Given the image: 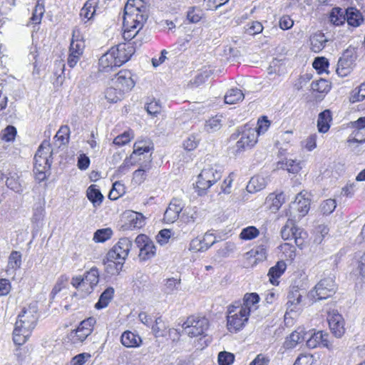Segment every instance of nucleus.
Segmentation results:
<instances>
[{
  "label": "nucleus",
  "mask_w": 365,
  "mask_h": 365,
  "mask_svg": "<svg viewBox=\"0 0 365 365\" xmlns=\"http://www.w3.org/2000/svg\"><path fill=\"white\" fill-rule=\"evenodd\" d=\"M327 321L331 333L336 338H341L345 333V322L343 317L336 310L329 312Z\"/></svg>",
  "instance_id": "12"
},
{
  "label": "nucleus",
  "mask_w": 365,
  "mask_h": 365,
  "mask_svg": "<svg viewBox=\"0 0 365 365\" xmlns=\"http://www.w3.org/2000/svg\"><path fill=\"white\" fill-rule=\"evenodd\" d=\"M267 250L264 245L257 247L255 249L251 250L246 255L250 257H255L256 260L262 261L266 258Z\"/></svg>",
  "instance_id": "58"
},
{
  "label": "nucleus",
  "mask_w": 365,
  "mask_h": 365,
  "mask_svg": "<svg viewBox=\"0 0 365 365\" xmlns=\"http://www.w3.org/2000/svg\"><path fill=\"white\" fill-rule=\"evenodd\" d=\"M245 98L243 92L239 88H231L228 90L225 95V102L227 104H235Z\"/></svg>",
  "instance_id": "37"
},
{
  "label": "nucleus",
  "mask_w": 365,
  "mask_h": 365,
  "mask_svg": "<svg viewBox=\"0 0 365 365\" xmlns=\"http://www.w3.org/2000/svg\"><path fill=\"white\" fill-rule=\"evenodd\" d=\"M70 128L67 125H62L56 133L54 138L59 142L58 146L66 145L68 143Z\"/></svg>",
  "instance_id": "45"
},
{
  "label": "nucleus",
  "mask_w": 365,
  "mask_h": 365,
  "mask_svg": "<svg viewBox=\"0 0 365 365\" xmlns=\"http://www.w3.org/2000/svg\"><path fill=\"white\" fill-rule=\"evenodd\" d=\"M312 88L314 91L319 93H327L330 90L331 86L327 81L320 79L317 81H313L312 83Z\"/></svg>",
  "instance_id": "59"
},
{
  "label": "nucleus",
  "mask_w": 365,
  "mask_h": 365,
  "mask_svg": "<svg viewBox=\"0 0 365 365\" xmlns=\"http://www.w3.org/2000/svg\"><path fill=\"white\" fill-rule=\"evenodd\" d=\"M205 14L203 11L196 6H191L187 11V19L190 23L197 24L204 16Z\"/></svg>",
  "instance_id": "41"
},
{
  "label": "nucleus",
  "mask_w": 365,
  "mask_h": 365,
  "mask_svg": "<svg viewBox=\"0 0 365 365\" xmlns=\"http://www.w3.org/2000/svg\"><path fill=\"white\" fill-rule=\"evenodd\" d=\"M259 297L256 293L246 294L243 299V304L240 306L242 310H245L250 315L252 312L255 311L258 306Z\"/></svg>",
  "instance_id": "21"
},
{
  "label": "nucleus",
  "mask_w": 365,
  "mask_h": 365,
  "mask_svg": "<svg viewBox=\"0 0 365 365\" xmlns=\"http://www.w3.org/2000/svg\"><path fill=\"white\" fill-rule=\"evenodd\" d=\"M201 173L202 176L207 178L208 182H211L212 185L219 180L222 177L221 169L217 166H208L207 168H204Z\"/></svg>",
  "instance_id": "30"
},
{
  "label": "nucleus",
  "mask_w": 365,
  "mask_h": 365,
  "mask_svg": "<svg viewBox=\"0 0 365 365\" xmlns=\"http://www.w3.org/2000/svg\"><path fill=\"white\" fill-rule=\"evenodd\" d=\"M310 42L312 51L318 53L325 47L327 39L324 34L318 32L311 36Z\"/></svg>",
  "instance_id": "31"
},
{
  "label": "nucleus",
  "mask_w": 365,
  "mask_h": 365,
  "mask_svg": "<svg viewBox=\"0 0 365 365\" xmlns=\"http://www.w3.org/2000/svg\"><path fill=\"white\" fill-rule=\"evenodd\" d=\"M132 241L128 237H123L108 252L111 258L125 262L132 247Z\"/></svg>",
  "instance_id": "10"
},
{
  "label": "nucleus",
  "mask_w": 365,
  "mask_h": 365,
  "mask_svg": "<svg viewBox=\"0 0 365 365\" xmlns=\"http://www.w3.org/2000/svg\"><path fill=\"white\" fill-rule=\"evenodd\" d=\"M74 36L75 31L73 32V38L70 44L67 58V63L71 68H73L76 66L83 55L84 49V42L79 39H74Z\"/></svg>",
  "instance_id": "14"
},
{
  "label": "nucleus",
  "mask_w": 365,
  "mask_h": 365,
  "mask_svg": "<svg viewBox=\"0 0 365 365\" xmlns=\"http://www.w3.org/2000/svg\"><path fill=\"white\" fill-rule=\"evenodd\" d=\"M328 232L329 228L327 226L324 225H319L315 230L316 235L314 239V243L320 244Z\"/></svg>",
  "instance_id": "64"
},
{
  "label": "nucleus",
  "mask_w": 365,
  "mask_h": 365,
  "mask_svg": "<svg viewBox=\"0 0 365 365\" xmlns=\"http://www.w3.org/2000/svg\"><path fill=\"white\" fill-rule=\"evenodd\" d=\"M121 344L128 348L138 347L142 343L140 336L130 331H124L120 337Z\"/></svg>",
  "instance_id": "22"
},
{
  "label": "nucleus",
  "mask_w": 365,
  "mask_h": 365,
  "mask_svg": "<svg viewBox=\"0 0 365 365\" xmlns=\"http://www.w3.org/2000/svg\"><path fill=\"white\" fill-rule=\"evenodd\" d=\"M307 345L310 349L317 346L325 347L330 351L335 349L333 341L329 339V334L322 331L314 332L307 341Z\"/></svg>",
  "instance_id": "13"
},
{
  "label": "nucleus",
  "mask_w": 365,
  "mask_h": 365,
  "mask_svg": "<svg viewBox=\"0 0 365 365\" xmlns=\"http://www.w3.org/2000/svg\"><path fill=\"white\" fill-rule=\"evenodd\" d=\"M185 207L183 201L179 198H173L164 213V220L167 223L175 222Z\"/></svg>",
  "instance_id": "16"
},
{
  "label": "nucleus",
  "mask_w": 365,
  "mask_h": 365,
  "mask_svg": "<svg viewBox=\"0 0 365 365\" xmlns=\"http://www.w3.org/2000/svg\"><path fill=\"white\" fill-rule=\"evenodd\" d=\"M134 137L133 133L131 130L125 131L123 133L118 135L113 140V144L122 146L128 143Z\"/></svg>",
  "instance_id": "52"
},
{
  "label": "nucleus",
  "mask_w": 365,
  "mask_h": 365,
  "mask_svg": "<svg viewBox=\"0 0 365 365\" xmlns=\"http://www.w3.org/2000/svg\"><path fill=\"white\" fill-rule=\"evenodd\" d=\"M123 95L124 93L118 87L112 84L105 91V98L111 103L120 101L123 98Z\"/></svg>",
  "instance_id": "38"
},
{
  "label": "nucleus",
  "mask_w": 365,
  "mask_h": 365,
  "mask_svg": "<svg viewBox=\"0 0 365 365\" xmlns=\"http://www.w3.org/2000/svg\"><path fill=\"white\" fill-rule=\"evenodd\" d=\"M183 331L188 336L197 337L203 335L209 327L208 319L205 317L190 316L182 324Z\"/></svg>",
  "instance_id": "6"
},
{
  "label": "nucleus",
  "mask_w": 365,
  "mask_h": 365,
  "mask_svg": "<svg viewBox=\"0 0 365 365\" xmlns=\"http://www.w3.org/2000/svg\"><path fill=\"white\" fill-rule=\"evenodd\" d=\"M267 201L271 202V207L277 210L285 201V196L283 192L278 194L272 193L267 197Z\"/></svg>",
  "instance_id": "44"
},
{
  "label": "nucleus",
  "mask_w": 365,
  "mask_h": 365,
  "mask_svg": "<svg viewBox=\"0 0 365 365\" xmlns=\"http://www.w3.org/2000/svg\"><path fill=\"white\" fill-rule=\"evenodd\" d=\"M36 153L41 155V158L51 159L52 150L49 141L44 140L39 146Z\"/></svg>",
  "instance_id": "55"
},
{
  "label": "nucleus",
  "mask_w": 365,
  "mask_h": 365,
  "mask_svg": "<svg viewBox=\"0 0 365 365\" xmlns=\"http://www.w3.org/2000/svg\"><path fill=\"white\" fill-rule=\"evenodd\" d=\"M112 230L110 228L98 230L93 235L96 242H104L111 237Z\"/></svg>",
  "instance_id": "50"
},
{
  "label": "nucleus",
  "mask_w": 365,
  "mask_h": 365,
  "mask_svg": "<svg viewBox=\"0 0 365 365\" xmlns=\"http://www.w3.org/2000/svg\"><path fill=\"white\" fill-rule=\"evenodd\" d=\"M44 12V0H36V4L33 11L31 21L35 24H40Z\"/></svg>",
  "instance_id": "40"
},
{
  "label": "nucleus",
  "mask_w": 365,
  "mask_h": 365,
  "mask_svg": "<svg viewBox=\"0 0 365 365\" xmlns=\"http://www.w3.org/2000/svg\"><path fill=\"white\" fill-rule=\"evenodd\" d=\"M86 196L96 207L101 205L104 198L96 185H91L88 187Z\"/></svg>",
  "instance_id": "35"
},
{
  "label": "nucleus",
  "mask_w": 365,
  "mask_h": 365,
  "mask_svg": "<svg viewBox=\"0 0 365 365\" xmlns=\"http://www.w3.org/2000/svg\"><path fill=\"white\" fill-rule=\"evenodd\" d=\"M249 314L240 306L230 305L227 315V327L230 331L237 332L241 330L247 322Z\"/></svg>",
  "instance_id": "4"
},
{
  "label": "nucleus",
  "mask_w": 365,
  "mask_h": 365,
  "mask_svg": "<svg viewBox=\"0 0 365 365\" xmlns=\"http://www.w3.org/2000/svg\"><path fill=\"white\" fill-rule=\"evenodd\" d=\"M309 200L302 192L298 194L293 202V207L299 212V218L305 216L309 210Z\"/></svg>",
  "instance_id": "24"
},
{
  "label": "nucleus",
  "mask_w": 365,
  "mask_h": 365,
  "mask_svg": "<svg viewBox=\"0 0 365 365\" xmlns=\"http://www.w3.org/2000/svg\"><path fill=\"white\" fill-rule=\"evenodd\" d=\"M235 356L232 353L221 351L218 354V363L220 365H230L233 363Z\"/></svg>",
  "instance_id": "62"
},
{
  "label": "nucleus",
  "mask_w": 365,
  "mask_h": 365,
  "mask_svg": "<svg viewBox=\"0 0 365 365\" xmlns=\"http://www.w3.org/2000/svg\"><path fill=\"white\" fill-rule=\"evenodd\" d=\"M302 300V294L296 290L294 292H292L288 295V301L287 302V312L285 314V317L287 315L289 314L292 312H297L300 309L299 305Z\"/></svg>",
  "instance_id": "27"
},
{
  "label": "nucleus",
  "mask_w": 365,
  "mask_h": 365,
  "mask_svg": "<svg viewBox=\"0 0 365 365\" xmlns=\"http://www.w3.org/2000/svg\"><path fill=\"white\" fill-rule=\"evenodd\" d=\"M150 142L145 140H138L135 143L133 146V154L142 155L144 153H148L150 150Z\"/></svg>",
  "instance_id": "56"
},
{
  "label": "nucleus",
  "mask_w": 365,
  "mask_h": 365,
  "mask_svg": "<svg viewBox=\"0 0 365 365\" xmlns=\"http://www.w3.org/2000/svg\"><path fill=\"white\" fill-rule=\"evenodd\" d=\"M111 82L113 86L118 87L124 94L130 91L135 86L132 73L128 70L120 71Z\"/></svg>",
  "instance_id": "11"
},
{
  "label": "nucleus",
  "mask_w": 365,
  "mask_h": 365,
  "mask_svg": "<svg viewBox=\"0 0 365 365\" xmlns=\"http://www.w3.org/2000/svg\"><path fill=\"white\" fill-rule=\"evenodd\" d=\"M270 125L271 123L267 116L264 115L259 118L257 120V126L255 128L257 135L264 134L268 130Z\"/></svg>",
  "instance_id": "51"
},
{
  "label": "nucleus",
  "mask_w": 365,
  "mask_h": 365,
  "mask_svg": "<svg viewBox=\"0 0 365 365\" xmlns=\"http://www.w3.org/2000/svg\"><path fill=\"white\" fill-rule=\"evenodd\" d=\"M148 16L147 6L143 0H128L123 14V38L130 41L143 28Z\"/></svg>",
  "instance_id": "1"
},
{
  "label": "nucleus",
  "mask_w": 365,
  "mask_h": 365,
  "mask_svg": "<svg viewBox=\"0 0 365 365\" xmlns=\"http://www.w3.org/2000/svg\"><path fill=\"white\" fill-rule=\"evenodd\" d=\"M216 242L213 234L206 232L202 237L193 239L190 244V250L193 252H205Z\"/></svg>",
  "instance_id": "15"
},
{
  "label": "nucleus",
  "mask_w": 365,
  "mask_h": 365,
  "mask_svg": "<svg viewBox=\"0 0 365 365\" xmlns=\"http://www.w3.org/2000/svg\"><path fill=\"white\" fill-rule=\"evenodd\" d=\"M21 254L17 251H12L9 257L6 272L8 275L14 274L15 271L21 267Z\"/></svg>",
  "instance_id": "26"
},
{
  "label": "nucleus",
  "mask_w": 365,
  "mask_h": 365,
  "mask_svg": "<svg viewBox=\"0 0 365 365\" xmlns=\"http://www.w3.org/2000/svg\"><path fill=\"white\" fill-rule=\"evenodd\" d=\"M212 185V184L208 182L207 178L202 176V173H200L197 177V181L196 182V186L198 189L199 194L202 195V192L206 191Z\"/></svg>",
  "instance_id": "61"
},
{
  "label": "nucleus",
  "mask_w": 365,
  "mask_h": 365,
  "mask_svg": "<svg viewBox=\"0 0 365 365\" xmlns=\"http://www.w3.org/2000/svg\"><path fill=\"white\" fill-rule=\"evenodd\" d=\"M99 282V272L93 267L86 272L83 276H76L72 278L71 284L81 293L82 297L91 294Z\"/></svg>",
  "instance_id": "3"
},
{
  "label": "nucleus",
  "mask_w": 365,
  "mask_h": 365,
  "mask_svg": "<svg viewBox=\"0 0 365 365\" xmlns=\"http://www.w3.org/2000/svg\"><path fill=\"white\" fill-rule=\"evenodd\" d=\"M237 136L240 138L237 141L235 148L237 152H242L247 148H251L257 143V134L256 129L250 124H245L238 128Z\"/></svg>",
  "instance_id": "5"
},
{
  "label": "nucleus",
  "mask_w": 365,
  "mask_h": 365,
  "mask_svg": "<svg viewBox=\"0 0 365 365\" xmlns=\"http://www.w3.org/2000/svg\"><path fill=\"white\" fill-rule=\"evenodd\" d=\"M312 66L319 73H327V70L329 67V61L324 57H317L314 59Z\"/></svg>",
  "instance_id": "60"
},
{
  "label": "nucleus",
  "mask_w": 365,
  "mask_h": 365,
  "mask_svg": "<svg viewBox=\"0 0 365 365\" xmlns=\"http://www.w3.org/2000/svg\"><path fill=\"white\" fill-rule=\"evenodd\" d=\"M336 207V201L333 199H328L321 204L320 209L323 214L329 215L335 210Z\"/></svg>",
  "instance_id": "63"
},
{
  "label": "nucleus",
  "mask_w": 365,
  "mask_h": 365,
  "mask_svg": "<svg viewBox=\"0 0 365 365\" xmlns=\"http://www.w3.org/2000/svg\"><path fill=\"white\" fill-rule=\"evenodd\" d=\"M106 272L110 275L118 274L122 270L124 262L118 260L116 257L111 258L107 253L106 258L103 259Z\"/></svg>",
  "instance_id": "20"
},
{
  "label": "nucleus",
  "mask_w": 365,
  "mask_h": 365,
  "mask_svg": "<svg viewBox=\"0 0 365 365\" xmlns=\"http://www.w3.org/2000/svg\"><path fill=\"white\" fill-rule=\"evenodd\" d=\"M259 235V231L254 226L243 228L240 234V238L243 240H251Z\"/></svg>",
  "instance_id": "47"
},
{
  "label": "nucleus",
  "mask_w": 365,
  "mask_h": 365,
  "mask_svg": "<svg viewBox=\"0 0 365 365\" xmlns=\"http://www.w3.org/2000/svg\"><path fill=\"white\" fill-rule=\"evenodd\" d=\"M119 67L115 54L110 49L108 52L103 54L99 59V71L101 72H108L113 68Z\"/></svg>",
  "instance_id": "19"
},
{
  "label": "nucleus",
  "mask_w": 365,
  "mask_h": 365,
  "mask_svg": "<svg viewBox=\"0 0 365 365\" xmlns=\"http://www.w3.org/2000/svg\"><path fill=\"white\" fill-rule=\"evenodd\" d=\"M280 250L287 260H292L295 257V247L290 243H284L280 246Z\"/></svg>",
  "instance_id": "57"
},
{
  "label": "nucleus",
  "mask_w": 365,
  "mask_h": 365,
  "mask_svg": "<svg viewBox=\"0 0 365 365\" xmlns=\"http://www.w3.org/2000/svg\"><path fill=\"white\" fill-rule=\"evenodd\" d=\"M295 227L294 220L289 217L282 228L281 236L282 239L284 240H292Z\"/></svg>",
  "instance_id": "43"
},
{
  "label": "nucleus",
  "mask_w": 365,
  "mask_h": 365,
  "mask_svg": "<svg viewBox=\"0 0 365 365\" xmlns=\"http://www.w3.org/2000/svg\"><path fill=\"white\" fill-rule=\"evenodd\" d=\"M267 184V180L262 175H255L252 177L247 186V189L248 192H257L264 189Z\"/></svg>",
  "instance_id": "33"
},
{
  "label": "nucleus",
  "mask_w": 365,
  "mask_h": 365,
  "mask_svg": "<svg viewBox=\"0 0 365 365\" xmlns=\"http://www.w3.org/2000/svg\"><path fill=\"white\" fill-rule=\"evenodd\" d=\"M307 238V232H304L302 229L296 227L292 237V240H294L296 245L299 248H302L305 244Z\"/></svg>",
  "instance_id": "49"
},
{
  "label": "nucleus",
  "mask_w": 365,
  "mask_h": 365,
  "mask_svg": "<svg viewBox=\"0 0 365 365\" xmlns=\"http://www.w3.org/2000/svg\"><path fill=\"white\" fill-rule=\"evenodd\" d=\"M180 284V279L175 278L167 279L164 285V292L167 294H171L178 290Z\"/></svg>",
  "instance_id": "53"
},
{
  "label": "nucleus",
  "mask_w": 365,
  "mask_h": 365,
  "mask_svg": "<svg viewBox=\"0 0 365 365\" xmlns=\"http://www.w3.org/2000/svg\"><path fill=\"white\" fill-rule=\"evenodd\" d=\"M286 267V264L283 261H280L269 269L268 276L269 277V281L272 284H278L279 282L277 281V279L284 273Z\"/></svg>",
  "instance_id": "32"
},
{
  "label": "nucleus",
  "mask_w": 365,
  "mask_h": 365,
  "mask_svg": "<svg viewBox=\"0 0 365 365\" xmlns=\"http://www.w3.org/2000/svg\"><path fill=\"white\" fill-rule=\"evenodd\" d=\"M346 21L348 25L353 27L359 26L364 21L362 14L359 10L349 7L346 9Z\"/></svg>",
  "instance_id": "23"
},
{
  "label": "nucleus",
  "mask_w": 365,
  "mask_h": 365,
  "mask_svg": "<svg viewBox=\"0 0 365 365\" xmlns=\"http://www.w3.org/2000/svg\"><path fill=\"white\" fill-rule=\"evenodd\" d=\"M336 287L334 280L331 277L322 279L315 287L312 294L317 299H324L332 296Z\"/></svg>",
  "instance_id": "8"
},
{
  "label": "nucleus",
  "mask_w": 365,
  "mask_h": 365,
  "mask_svg": "<svg viewBox=\"0 0 365 365\" xmlns=\"http://www.w3.org/2000/svg\"><path fill=\"white\" fill-rule=\"evenodd\" d=\"M51 163V159L41 158V155L35 154L34 171L38 180L43 181L46 179V173L50 169Z\"/></svg>",
  "instance_id": "18"
},
{
  "label": "nucleus",
  "mask_w": 365,
  "mask_h": 365,
  "mask_svg": "<svg viewBox=\"0 0 365 365\" xmlns=\"http://www.w3.org/2000/svg\"><path fill=\"white\" fill-rule=\"evenodd\" d=\"M331 120V113L329 110H325L320 113L317 120L318 130L320 133H327L330 128Z\"/></svg>",
  "instance_id": "29"
},
{
  "label": "nucleus",
  "mask_w": 365,
  "mask_h": 365,
  "mask_svg": "<svg viewBox=\"0 0 365 365\" xmlns=\"http://www.w3.org/2000/svg\"><path fill=\"white\" fill-rule=\"evenodd\" d=\"M329 19L333 24L340 26L346 21V12L340 8H334Z\"/></svg>",
  "instance_id": "42"
},
{
  "label": "nucleus",
  "mask_w": 365,
  "mask_h": 365,
  "mask_svg": "<svg viewBox=\"0 0 365 365\" xmlns=\"http://www.w3.org/2000/svg\"><path fill=\"white\" fill-rule=\"evenodd\" d=\"M355 60L356 56L354 51L351 49L346 50L338 61L336 69V73L341 77L348 76L352 70Z\"/></svg>",
  "instance_id": "9"
},
{
  "label": "nucleus",
  "mask_w": 365,
  "mask_h": 365,
  "mask_svg": "<svg viewBox=\"0 0 365 365\" xmlns=\"http://www.w3.org/2000/svg\"><path fill=\"white\" fill-rule=\"evenodd\" d=\"M304 339L303 335L301 332L293 331L286 339L284 344L286 348H294L297 344L302 342Z\"/></svg>",
  "instance_id": "48"
},
{
  "label": "nucleus",
  "mask_w": 365,
  "mask_h": 365,
  "mask_svg": "<svg viewBox=\"0 0 365 365\" xmlns=\"http://www.w3.org/2000/svg\"><path fill=\"white\" fill-rule=\"evenodd\" d=\"M37 309L34 305H30L22 309L18 315L13 331V340L17 345L24 344L34 329L38 320Z\"/></svg>",
  "instance_id": "2"
},
{
  "label": "nucleus",
  "mask_w": 365,
  "mask_h": 365,
  "mask_svg": "<svg viewBox=\"0 0 365 365\" xmlns=\"http://www.w3.org/2000/svg\"><path fill=\"white\" fill-rule=\"evenodd\" d=\"M36 153L41 155V158L51 159L52 150L49 141L44 140L39 146Z\"/></svg>",
  "instance_id": "54"
},
{
  "label": "nucleus",
  "mask_w": 365,
  "mask_h": 365,
  "mask_svg": "<svg viewBox=\"0 0 365 365\" xmlns=\"http://www.w3.org/2000/svg\"><path fill=\"white\" fill-rule=\"evenodd\" d=\"M98 0L87 1L81 10L80 16L83 19L89 21L92 19L95 13Z\"/></svg>",
  "instance_id": "36"
},
{
  "label": "nucleus",
  "mask_w": 365,
  "mask_h": 365,
  "mask_svg": "<svg viewBox=\"0 0 365 365\" xmlns=\"http://www.w3.org/2000/svg\"><path fill=\"white\" fill-rule=\"evenodd\" d=\"M349 277L355 282V288L358 290L361 289L365 279V265L358 263L357 267L350 273Z\"/></svg>",
  "instance_id": "25"
},
{
  "label": "nucleus",
  "mask_w": 365,
  "mask_h": 365,
  "mask_svg": "<svg viewBox=\"0 0 365 365\" xmlns=\"http://www.w3.org/2000/svg\"><path fill=\"white\" fill-rule=\"evenodd\" d=\"M114 294V289L112 287L107 288L100 296L98 302L95 304L97 309L106 307Z\"/></svg>",
  "instance_id": "39"
},
{
  "label": "nucleus",
  "mask_w": 365,
  "mask_h": 365,
  "mask_svg": "<svg viewBox=\"0 0 365 365\" xmlns=\"http://www.w3.org/2000/svg\"><path fill=\"white\" fill-rule=\"evenodd\" d=\"M130 229L140 228L145 224V217L140 212L129 211L125 213Z\"/></svg>",
  "instance_id": "34"
},
{
  "label": "nucleus",
  "mask_w": 365,
  "mask_h": 365,
  "mask_svg": "<svg viewBox=\"0 0 365 365\" xmlns=\"http://www.w3.org/2000/svg\"><path fill=\"white\" fill-rule=\"evenodd\" d=\"M96 321L89 317L81 322L76 330L70 333V339L73 344L81 343L92 333Z\"/></svg>",
  "instance_id": "7"
},
{
  "label": "nucleus",
  "mask_w": 365,
  "mask_h": 365,
  "mask_svg": "<svg viewBox=\"0 0 365 365\" xmlns=\"http://www.w3.org/2000/svg\"><path fill=\"white\" fill-rule=\"evenodd\" d=\"M278 168L287 170L289 173L297 174L302 168V162L292 159H285L277 163Z\"/></svg>",
  "instance_id": "28"
},
{
  "label": "nucleus",
  "mask_w": 365,
  "mask_h": 365,
  "mask_svg": "<svg viewBox=\"0 0 365 365\" xmlns=\"http://www.w3.org/2000/svg\"><path fill=\"white\" fill-rule=\"evenodd\" d=\"M155 247L153 241L150 242L147 246H145L143 250L139 251L138 257L140 260L146 261L155 255Z\"/></svg>",
  "instance_id": "46"
},
{
  "label": "nucleus",
  "mask_w": 365,
  "mask_h": 365,
  "mask_svg": "<svg viewBox=\"0 0 365 365\" xmlns=\"http://www.w3.org/2000/svg\"><path fill=\"white\" fill-rule=\"evenodd\" d=\"M110 49L115 54L119 67L127 62L134 53V48L130 43L120 44L117 47H113Z\"/></svg>",
  "instance_id": "17"
}]
</instances>
